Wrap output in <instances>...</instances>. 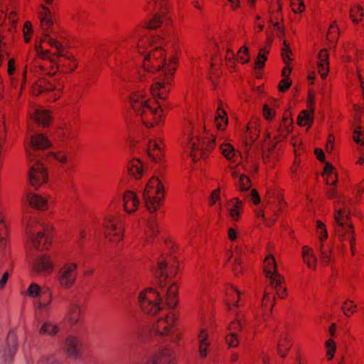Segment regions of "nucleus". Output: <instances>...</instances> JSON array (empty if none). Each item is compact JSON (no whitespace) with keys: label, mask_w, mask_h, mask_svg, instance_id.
I'll list each match as a JSON object with an SVG mask.
<instances>
[{"label":"nucleus","mask_w":364,"mask_h":364,"mask_svg":"<svg viewBox=\"0 0 364 364\" xmlns=\"http://www.w3.org/2000/svg\"><path fill=\"white\" fill-rule=\"evenodd\" d=\"M137 38V32L131 31L124 37L121 46H133L136 44L137 51L142 60L143 72L147 73L148 78L154 81L150 87L151 95L166 99L177 67V60L172 58L166 63L163 49L164 41L159 36H146L136 42Z\"/></svg>","instance_id":"f257e3e1"},{"label":"nucleus","mask_w":364,"mask_h":364,"mask_svg":"<svg viewBox=\"0 0 364 364\" xmlns=\"http://www.w3.org/2000/svg\"><path fill=\"white\" fill-rule=\"evenodd\" d=\"M35 50L38 58L35 59L33 65L46 75H53L59 69L63 73H72L77 66L74 56L65 51L63 45L48 34L36 43Z\"/></svg>","instance_id":"f03ea898"},{"label":"nucleus","mask_w":364,"mask_h":364,"mask_svg":"<svg viewBox=\"0 0 364 364\" xmlns=\"http://www.w3.org/2000/svg\"><path fill=\"white\" fill-rule=\"evenodd\" d=\"M154 97H158L155 102H151L149 94L144 90L139 88L132 92L129 98L133 112L146 127L160 126L165 119V105L159 101L165 99H161L157 95Z\"/></svg>","instance_id":"7ed1b4c3"},{"label":"nucleus","mask_w":364,"mask_h":364,"mask_svg":"<svg viewBox=\"0 0 364 364\" xmlns=\"http://www.w3.org/2000/svg\"><path fill=\"white\" fill-rule=\"evenodd\" d=\"M328 196L331 199H336L334 208L335 230L341 240H348L351 252H355V236L353 226L349 221V210L348 205L343 196H338L334 188H330Z\"/></svg>","instance_id":"20e7f679"},{"label":"nucleus","mask_w":364,"mask_h":364,"mask_svg":"<svg viewBox=\"0 0 364 364\" xmlns=\"http://www.w3.org/2000/svg\"><path fill=\"white\" fill-rule=\"evenodd\" d=\"M193 125L188 122L185 128V141L183 142V149L188 151L193 161L200 158H206L210 151L215 146V138L211 135V139L205 138L201 141L193 131Z\"/></svg>","instance_id":"39448f33"},{"label":"nucleus","mask_w":364,"mask_h":364,"mask_svg":"<svg viewBox=\"0 0 364 364\" xmlns=\"http://www.w3.org/2000/svg\"><path fill=\"white\" fill-rule=\"evenodd\" d=\"M53 226L37 218H31L26 223V234L33 247L39 251L48 249L51 244Z\"/></svg>","instance_id":"423d86ee"},{"label":"nucleus","mask_w":364,"mask_h":364,"mask_svg":"<svg viewBox=\"0 0 364 364\" xmlns=\"http://www.w3.org/2000/svg\"><path fill=\"white\" fill-rule=\"evenodd\" d=\"M143 197L146 207L150 212L157 210L164 197V188L158 178L152 177L146 183Z\"/></svg>","instance_id":"0eeeda50"},{"label":"nucleus","mask_w":364,"mask_h":364,"mask_svg":"<svg viewBox=\"0 0 364 364\" xmlns=\"http://www.w3.org/2000/svg\"><path fill=\"white\" fill-rule=\"evenodd\" d=\"M141 311L148 315H156L164 309L161 293L153 288H146L140 292L138 297Z\"/></svg>","instance_id":"6e6552de"},{"label":"nucleus","mask_w":364,"mask_h":364,"mask_svg":"<svg viewBox=\"0 0 364 364\" xmlns=\"http://www.w3.org/2000/svg\"><path fill=\"white\" fill-rule=\"evenodd\" d=\"M178 269V262L172 256H161L154 269L155 275L159 278L161 288L165 287L168 284V279L175 276Z\"/></svg>","instance_id":"1a4fd4ad"},{"label":"nucleus","mask_w":364,"mask_h":364,"mask_svg":"<svg viewBox=\"0 0 364 364\" xmlns=\"http://www.w3.org/2000/svg\"><path fill=\"white\" fill-rule=\"evenodd\" d=\"M266 277L269 278L271 287L275 289L276 294L280 299L287 296V289L284 287V278L277 272V264L272 255H268L264 261Z\"/></svg>","instance_id":"9d476101"},{"label":"nucleus","mask_w":364,"mask_h":364,"mask_svg":"<svg viewBox=\"0 0 364 364\" xmlns=\"http://www.w3.org/2000/svg\"><path fill=\"white\" fill-rule=\"evenodd\" d=\"M105 237L108 241L117 243L124 237V225L122 217L112 213L107 214L103 221Z\"/></svg>","instance_id":"9b49d317"},{"label":"nucleus","mask_w":364,"mask_h":364,"mask_svg":"<svg viewBox=\"0 0 364 364\" xmlns=\"http://www.w3.org/2000/svg\"><path fill=\"white\" fill-rule=\"evenodd\" d=\"M18 346L17 338L14 332H9L4 341H0V364H10Z\"/></svg>","instance_id":"f8f14e48"},{"label":"nucleus","mask_w":364,"mask_h":364,"mask_svg":"<svg viewBox=\"0 0 364 364\" xmlns=\"http://www.w3.org/2000/svg\"><path fill=\"white\" fill-rule=\"evenodd\" d=\"M77 264L75 262H67L59 270L57 280L60 286L64 289H70L75 284L77 276Z\"/></svg>","instance_id":"ddd939ff"},{"label":"nucleus","mask_w":364,"mask_h":364,"mask_svg":"<svg viewBox=\"0 0 364 364\" xmlns=\"http://www.w3.org/2000/svg\"><path fill=\"white\" fill-rule=\"evenodd\" d=\"M176 356L173 350L162 347L143 359L139 364H175Z\"/></svg>","instance_id":"4468645a"},{"label":"nucleus","mask_w":364,"mask_h":364,"mask_svg":"<svg viewBox=\"0 0 364 364\" xmlns=\"http://www.w3.org/2000/svg\"><path fill=\"white\" fill-rule=\"evenodd\" d=\"M175 321L176 317L173 313L168 311L165 317H161L153 324L151 333L159 336H169L173 331Z\"/></svg>","instance_id":"2eb2a0df"},{"label":"nucleus","mask_w":364,"mask_h":364,"mask_svg":"<svg viewBox=\"0 0 364 364\" xmlns=\"http://www.w3.org/2000/svg\"><path fill=\"white\" fill-rule=\"evenodd\" d=\"M48 173L44 165L39 161L31 164L28 172L30 184L36 189L48 181Z\"/></svg>","instance_id":"dca6fc26"},{"label":"nucleus","mask_w":364,"mask_h":364,"mask_svg":"<svg viewBox=\"0 0 364 364\" xmlns=\"http://www.w3.org/2000/svg\"><path fill=\"white\" fill-rule=\"evenodd\" d=\"M51 143L48 138L42 134L32 135L30 137L28 145L26 146L28 160L32 161L35 159L34 152L39 149L50 147Z\"/></svg>","instance_id":"f3484780"},{"label":"nucleus","mask_w":364,"mask_h":364,"mask_svg":"<svg viewBox=\"0 0 364 364\" xmlns=\"http://www.w3.org/2000/svg\"><path fill=\"white\" fill-rule=\"evenodd\" d=\"M146 142L149 157L155 162L160 161L164 156V144L161 138L151 136Z\"/></svg>","instance_id":"a211bd4d"},{"label":"nucleus","mask_w":364,"mask_h":364,"mask_svg":"<svg viewBox=\"0 0 364 364\" xmlns=\"http://www.w3.org/2000/svg\"><path fill=\"white\" fill-rule=\"evenodd\" d=\"M274 339L277 343L278 355L281 358H285L292 346L289 334L284 330L277 329L274 332Z\"/></svg>","instance_id":"6ab92c4d"},{"label":"nucleus","mask_w":364,"mask_h":364,"mask_svg":"<svg viewBox=\"0 0 364 364\" xmlns=\"http://www.w3.org/2000/svg\"><path fill=\"white\" fill-rule=\"evenodd\" d=\"M242 315L237 313L236 318L228 326L229 333L225 337L227 344L230 347H236L239 344L238 332L242 330Z\"/></svg>","instance_id":"aec40b11"},{"label":"nucleus","mask_w":364,"mask_h":364,"mask_svg":"<svg viewBox=\"0 0 364 364\" xmlns=\"http://www.w3.org/2000/svg\"><path fill=\"white\" fill-rule=\"evenodd\" d=\"M53 302V292L50 288L46 287L41 290L38 303L36 304V313L45 314L48 316L50 312Z\"/></svg>","instance_id":"412c9836"},{"label":"nucleus","mask_w":364,"mask_h":364,"mask_svg":"<svg viewBox=\"0 0 364 364\" xmlns=\"http://www.w3.org/2000/svg\"><path fill=\"white\" fill-rule=\"evenodd\" d=\"M53 269L54 264L50 257L46 255L37 257L33 264V269L39 274H50Z\"/></svg>","instance_id":"4be33fe9"},{"label":"nucleus","mask_w":364,"mask_h":364,"mask_svg":"<svg viewBox=\"0 0 364 364\" xmlns=\"http://www.w3.org/2000/svg\"><path fill=\"white\" fill-rule=\"evenodd\" d=\"M197 346L200 358H206L210 350V338L207 328L200 329L197 336Z\"/></svg>","instance_id":"5701e85b"},{"label":"nucleus","mask_w":364,"mask_h":364,"mask_svg":"<svg viewBox=\"0 0 364 364\" xmlns=\"http://www.w3.org/2000/svg\"><path fill=\"white\" fill-rule=\"evenodd\" d=\"M64 350L70 358L76 359L80 355L81 343L77 336L70 335L64 341Z\"/></svg>","instance_id":"b1692460"},{"label":"nucleus","mask_w":364,"mask_h":364,"mask_svg":"<svg viewBox=\"0 0 364 364\" xmlns=\"http://www.w3.org/2000/svg\"><path fill=\"white\" fill-rule=\"evenodd\" d=\"M82 314V307L79 302L72 301L68 307L65 321L71 326H74L81 321Z\"/></svg>","instance_id":"393cba45"},{"label":"nucleus","mask_w":364,"mask_h":364,"mask_svg":"<svg viewBox=\"0 0 364 364\" xmlns=\"http://www.w3.org/2000/svg\"><path fill=\"white\" fill-rule=\"evenodd\" d=\"M32 92L35 95H38L44 92H53V96H51L53 100H56L60 96V90L54 88V86L50 83L48 82L45 79H38L35 84L32 86Z\"/></svg>","instance_id":"a878e982"},{"label":"nucleus","mask_w":364,"mask_h":364,"mask_svg":"<svg viewBox=\"0 0 364 364\" xmlns=\"http://www.w3.org/2000/svg\"><path fill=\"white\" fill-rule=\"evenodd\" d=\"M293 121L290 118V114L286 111L284 114L282 119L276 128V134L274 137L277 141L284 140L292 130Z\"/></svg>","instance_id":"bb28decb"},{"label":"nucleus","mask_w":364,"mask_h":364,"mask_svg":"<svg viewBox=\"0 0 364 364\" xmlns=\"http://www.w3.org/2000/svg\"><path fill=\"white\" fill-rule=\"evenodd\" d=\"M154 4L155 10L159 13L155 14L154 18L150 22L149 27L151 28H156L159 26L161 22V14L164 15L168 13L171 9V6L168 4V0H154Z\"/></svg>","instance_id":"cd10ccee"},{"label":"nucleus","mask_w":364,"mask_h":364,"mask_svg":"<svg viewBox=\"0 0 364 364\" xmlns=\"http://www.w3.org/2000/svg\"><path fill=\"white\" fill-rule=\"evenodd\" d=\"M26 201L33 208L44 210L48 208V199L41 195L28 192L26 196Z\"/></svg>","instance_id":"c85d7f7f"},{"label":"nucleus","mask_w":364,"mask_h":364,"mask_svg":"<svg viewBox=\"0 0 364 364\" xmlns=\"http://www.w3.org/2000/svg\"><path fill=\"white\" fill-rule=\"evenodd\" d=\"M124 210L129 213L134 212L139 204V200L134 191H128L123 197Z\"/></svg>","instance_id":"c756f323"},{"label":"nucleus","mask_w":364,"mask_h":364,"mask_svg":"<svg viewBox=\"0 0 364 364\" xmlns=\"http://www.w3.org/2000/svg\"><path fill=\"white\" fill-rule=\"evenodd\" d=\"M318 70L321 77L325 79L329 70L328 53L323 48L318 55Z\"/></svg>","instance_id":"7c9ffc66"},{"label":"nucleus","mask_w":364,"mask_h":364,"mask_svg":"<svg viewBox=\"0 0 364 364\" xmlns=\"http://www.w3.org/2000/svg\"><path fill=\"white\" fill-rule=\"evenodd\" d=\"M38 16L41 19L42 29L45 31H48L53 25L51 11L48 7L41 4L38 9Z\"/></svg>","instance_id":"2f4dec72"},{"label":"nucleus","mask_w":364,"mask_h":364,"mask_svg":"<svg viewBox=\"0 0 364 364\" xmlns=\"http://www.w3.org/2000/svg\"><path fill=\"white\" fill-rule=\"evenodd\" d=\"M60 331V326L51 321L46 320L43 321L38 329V333L41 336L54 337Z\"/></svg>","instance_id":"473e14b6"},{"label":"nucleus","mask_w":364,"mask_h":364,"mask_svg":"<svg viewBox=\"0 0 364 364\" xmlns=\"http://www.w3.org/2000/svg\"><path fill=\"white\" fill-rule=\"evenodd\" d=\"M229 215L233 221H237L240 218L241 210L243 208V203L237 198H234L227 203Z\"/></svg>","instance_id":"72a5a7b5"},{"label":"nucleus","mask_w":364,"mask_h":364,"mask_svg":"<svg viewBox=\"0 0 364 364\" xmlns=\"http://www.w3.org/2000/svg\"><path fill=\"white\" fill-rule=\"evenodd\" d=\"M158 232L156 221L154 218L151 217L146 223L144 229V237L146 242H151Z\"/></svg>","instance_id":"f704fd0d"},{"label":"nucleus","mask_w":364,"mask_h":364,"mask_svg":"<svg viewBox=\"0 0 364 364\" xmlns=\"http://www.w3.org/2000/svg\"><path fill=\"white\" fill-rule=\"evenodd\" d=\"M128 172L135 179H139L143 174L142 164L140 160L133 159L129 161L127 165Z\"/></svg>","instance_id":"c9c22d12"},{"label":"nucleus","mask_w":364,"mask_h":364,"mask_svg":"<svg viewBox=\"0 0 364 364\" xmlns=\"http://www.w3.org/2000/svg\"><path fill=\"white\" fill-rule=\"evenodd\" d=\"M279 208L277 205L266 207V212L262 213L261 215L267 225L271 226L276 220Z\"/></svg>","instance_id":"e433bc0d"},{"label":"nucleus","mask_w":364,"mask_h":364,"mask_svg":"<svg viewBox=\"0 0 364 364\" xmlns=\"http://www.w3.org/2000/svg\"><path fill=\"white\" fill-rule=\"evenodd\" d=\"M178 287L175 283L171 284L166 290V304L170 308L173 309L177 303L176 294Z\"/></svg>","instance_id":"4c0bfd02"},{"label":"nucleus","mask_w":364,"mask_h":364,"mask_svg":"<svg viewBox=\"0 0 364 364\" xmlns=\"http://www.w3.org/2000/svg\"><path fill=\"white\" fill-rule=\"evenodd\" d=\"M33 118L39 124L47 126L50 124L51 117L48 110L42 109H36L33 114Z\"/></svg>","instance_id":"58836bf2"},{"label":"nucleus","mask_w":364,"mask_h":364,"mask_svg":"<svg viewBox=\"0 0 364 364\" xmlns=\"http://www.w3.org/2000/svg\"><path fill=\"white\" fill-rule=\"evenodd\" d=\"M227 304L229 309L231 310L230 306H238V298L240 296L239 291L232 286H230L226 289Z\"/></svg>","instance_id":"ea45409f"},{"label":"nucleus","mask_w":364,"mask_h":364,"mask_svg":"<svg viewBox=\"0 0 364 364\" xmlns=\"http://www.w3.org/2000/svg\"><path fill=\"white\" fill-rule=\"evenodd\" d=\"M215 124L217 127V129L219 131L224 130L228 124L227 114L225 111L222 108L219 107L218 109L216 115L215 117Z\"/></svg>","instance_id":"a19ab883"},{"label":"nucleus","mask_w":364,"mask_h":364,"mask_svg":"<svg viewBox=\"0 0 364 364\" xmlns=\"http://www.w3.org/2000/svg\"><path fill=\"white\" fill-rule=\"evenodd\" d=\"M323 176L325 178V181L328 185H334L337 181V176L334 171V168L329 163H326L324 166Z\"/></svg>","instance_id":"79ce46f5"},{"label":"nucleus","mask_w":364,"mask_h":364,"mask_svg":"<svg viewBox=\"0 0 364 364\" xmlns=\"http://www.w3.org/2000/svg\"><path fill=\"white\" fill-rule=\"evenodd\" d=\"M16 70L15 60L14 58H9L7 64V74L12 87H16L18 84Z\"/></svg>","instance_id":"37998d69"},{"label":"nucleus","mask_w":364,"mask_h":364,"mask_svg":"<svg viewBox=\"0 0 364 364\" xmlns=\"http://www.w3.org/2000/svg\"><path fill=\"white\" fill-rule=\"evenodd\" d=\"M302 256L304 262L309 268H315L316 265V258L313 255V251L308 247H304L302 251Z\"/></svg>","instance_id":"c03bdc74"},{"label":"nucleus","mask_w":364,"mask_h":364,"mask_svg":"<svg viewBox=\"0 0 364 364\" xmlns=\"http://www.w3.org/2000/svg\"><path fill=\"white\" fill-rule=\"evenodd\" d=\"M220 149L223 156L230 161L236 156V152L232 144L229 143H222L220 145Z\"/></svg>","instance_id":"a18cd8bd"},{"label":"nucleus","mask_w":364,"mask_h":364,"mask_svg":"<svg viewBox=\"0 0 364 364\" xmlns=\"http://www.w3.org/2000/svg\"><path fill=\"white\" fill-rule=\"evenodd\" d=\"M8 230L4 222V218L0 212V247H5L7 244Z\"/></svg>","instance_id":"49530a36"},{"label":"nucleus","mask_w":364,"mask_h":364,"mask_svg":"<svg viewBox=\"0 0 364 364\" xmlns=\"http://www.w3.org/2000/svg\"><path fill=\"white\" fill-rule=\"evenodd\" d=\"M363 16V11L360 6H354L350 9V17L353 23L358 24L359 23Z\"/></svg>","instance_id":"de8ad7c7"},{"label":"nucleus","mask_w":364,"mask_h":364,"mask_svg":"<svg viewBox=\"0 0 364 364\" xmlns=\"http://www.w3.org/2000/svg\"><path fill=\"white\" fill-rule=\"evenodd\" d=\"M312 122V112L303 110L298 117V124L299 126H306Z\"/></svg>","instance_id":"09e8293b"},{"label":"nucleus","mask_w":364,"mask_h":364,"mask_svg":"<svg viewBox=\"0 0 364 364\" xmlns=\"http://www.w3.org/2000/svg\"><path fill=\"white\" fill-rule=\"evenodd\" d=\"M342 311L343 314L346 316H350L351 314H353L354 312H355L357 306L353 304V301L351 300H346L342 307Z\"/></svg>","instance_id":"8fccbe9b"},{"label":"nucleus","mask_w":364,"mask_h":364,"mask_svg":"<svg viewBox=\"0 0 364 364\" xmlns=\"http://www.w3.org/2000/svg\"><path fill=\"white\" fill-rule=\"evenodd\" d=\"M291 51L289 48V44L286 40L283 41V46L282 48V56L285 64H289L291 60Z\"/></svg>","instance_id":"3c124183"},{"label":"nucleus","mask_w":364,"mask_h":364,"mask_svg":"<svg viewBox=\"0 0 364 364\" xmlns=\"http://www.w3.org/2000/svg\"><path fill=\"white\" fill-rule=\"evenodd\" d=\"M238 187L240 191H248L251 187L250 178L246 175L242 174L238 181Z\"/></svg>","instance_id":"603ef678"},{"label":"nucleus","mask_w":364,"mask_h":364,"mask_svg":"<svg viewBox=\"0 0 364 364\" xmlns=\"http://www.w3.org/2000/svg\"><path fill=\"white\" fill-rule=\"evenodd\" d=\"M237 61L242 64L247 63L249 62V53L248 48L245 46H242L237 52Z\"/></svg>","instance_id":"864d4df0"},{"label":"nucleus","mask_w":364,"mask_h":364,"mask_svg":"<svg viewBox=\"0 0 364 364\" xmlns=\"http://www.w3.org/2000/svg\"><path fill=\"white\" fill-rule=\"evenodd\" d=\"M269 53L265 48L259 50L257 60L255 62V68L259 69L264 66L265 61L267 60V55Z\"/></svg>","instance_id":"5fc2aeb1"},{"label":"nucleus","mask_w":364,"mask_h":364,"mask_svg":"<svg viewBox=\"0 0 364 364\" xmlns=\"http://www.w3.org/2000/svg\"><path fill=\"white\" fill-rule=\"evenodd\" d=\"M316 231L318 235V238L322 243L328 237V233L325 225L320 220L316 221Z\"/></svg>","instance_id":"6e6d98bb"},{"label":"nucleus","mask_w":364,"mask_h":364,"mask_svg":"<svg viewBox=\"0 0 364 364\" xmlns=\"http://www.w3.org/2000/svg\"><path fill=\"white\" fill-rule=\"evenodd\" d=\"M353 138L356 143L364 145V129L360 127H357L353 132Z\"/></svg>","instance_id":"4d7b16f0"},{"label":"nucleus","mask_w":364,"mask_h":364,"mask_svg":"<svg viewBox=\"0 0 364 364\" xmlns=\"http://www.w3.org/2000/svg\"><path fill=\"white\" fill-rule=\"evenodd\" d=\"M326 355L328 360H331L333 358L334 353L336 351V344L333 339H328L326 342Z\"/></svg>","instance_id":"13d9d810"},{"label":"nucleus","mask_w":364,"mask_h":364,"mask_svg":"<svg viewBox=\"0 0 364 364\" xmlns=\"http://www.w3.org/2000/svg\"><path fill=\"white\" fill-rule=\"evenodd\" d=\"M320 252L321 262L324 265H327L331 261L329 255L330 250L327 247H326L323 244H321Z\"/></svg>","instance_id":"bf43d9fd"},{"label":"nucleus","mask_w":364,"mask_h":364,"mask_svg":"<svg viewBox=\"0 0 364 364\" xmlns=\"http://www.w3.org/2000/svg\"><path fill=\"white\" fill-rule=\"evenodd\" d=\"M274 301V296L272 297L266 289L263 296L262 306L263 309H267L269 306L272 309L274 306L273 301Z\"/></svg>","instance_id":"052dcab7"},{"label":"nucleus","mask_w":364,"mask_h":364,"mask_svg":"<svg viewBox=\"0 0 364 364\" xmlns=\"http://www.w3.org/2000/svg\"><path fill=\"white\" fill-rule=\"evenodd\" d=\"M290 5L292 11L295 13H301L305 8L302 0H291Z\"/></svg>","instance_id":"680f3d73"},{"label":"nucleus","mask_w":364,"mask_h":364,"mask_svg":"<svg viewBox=\"0 0 364 364\" xmlns=\"http://www.w3.org/2000/svg\"><path fill=\"white\" fill-rule=\"evenodd\" d=\"M41 290L40 287L36 284H31L27 290V294L33 298H35L38 296H40Z\"/></svg>","instance_id":"e2e57ef3"},{"label":"nucleus","mask_w":364,"mask_h":364,"mask_svg":"<svg viewBox=\"0 0 364 364\" xmlns=\"http://www.w3.org/2000/svg\"><path fill=\"white\" fill-rule=\"evenodd\" d=\"M36 364H60L54 355L41 357Z\"/></svg>","instance_id":"0e129e2a"},{"label":"nucleus","mask_w":364,"mask_h":364,"mask_svg":"<svg viewBox=\"0 0 364 364\" xmlns=\"http://www.w3.org/2000/svg\"><path fill=\"white\" fill-rule=\"evenodd\" d=\"M356 48H354V46L351 43H347L343 46V51L345 53V55L343 56V60L346 61H350L351 60V54L353 53L354 50Z\"/></svg>","instance_id":"69168bd1"},{"label":"nucleus","mask_w":364,"mask_h":364,"mask_svg":"<svg viewBox=\"0 0 364 364\" xmlns=\"http://www.w3.org/2000/svg\"><path fill=\"white\" fill-rule=\"evenodd\" d=\"M23 32L25 42L28 43L31 40V34L32 33V25L31 22L26 21L25 23Z\"/></svg>","instance_id":"338daca9"},{"label":"nucleus","mask_w":364,"mask_h":364,"mask_svg":"<svg viewBox=\"0 0 364 364\" xmlns=\"http://www.w3.org/2000/svg\"><path fill=\"white\" fill-rule=\"evenodd\" d=\"M225 60L227 63V65L231 68L235 66V55L234 52L230 49H228L226 50L225 54Z\"/></svg>","instance_id":"774afa93"}]
</instances>
